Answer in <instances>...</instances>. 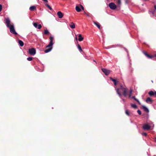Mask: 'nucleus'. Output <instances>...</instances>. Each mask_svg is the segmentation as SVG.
Masks as SVG:
<instances>
[{"label": "nucleus", "mask_w": 156, "mask_h": 156, "mask_svg": "<svg viewBox=\"0 0 156 156\" xmlns=\"http://www.w3.org/2000/svg\"><path fill=\"white\" fill-rule=\"evenodd\" d=\"M57 14L59 18L61 19L63 17V15L62 13L61 12H58Z\"/></svg>", "instance_id": "f8f14e48"}, {"label": "nucleus", "mask_w": 156, "mask_h": 156, "mask_svg": "<svg viewBox=\"0 0 156 156\" xmlns=\"http://www.w3.org/2000/svg\"><path fill=\"white\" fill-rule=\"evenodd\" d=\"M75 9L76 11L78 12H80L81 11V9H80V6H76Z\"/></svg>", "instance_id": "dca6fc26"}, {"label": "nucleus", "mask_w": 156, "mask_h": 156, "mask_svg": "<svg viewBox=\"0 0 156 156\" xmlns=\"http://www.w3.org/2000/svg\"><path fill=\"white\" fill-rule=\"evenodd\" d=\"M132 92V89H130L129 91V98H131V97Z\"/></svg>", "instance_id": "4be33fe9"}, {"label": "nucleus", "mask_w": 156, "mask_h": 156, "mask_svg": "<svg viewBox=\"0 0 156 156\" xmlns=\"http://www.w3.org/2000/svg\"><path fill=\"white\" fill-rule=\"evenodd\" d=\"M33 26L36 28H37L38 29H40L41 27V24L38 25L36 23H33Z\"/></svg>", "instance_id": "1a4fd4ad"}, {"label": "nucleus", "mask_w": 156, "mask_h": 156, "mask_svg": "<svg viewBox=\"0 0 156 156\" xmlns=\"http://www.w3.org/2000/svg\"><path fill=\"white\" fill-rule=\"evenodd\" d=\"M33 59V58L31 57H28L27 58V59L29 61H31Z\"/></svg>", "instance_id": "a878e982"}, {"label": "nucleus", "mask_w": 156, "mask_h": 156, "mask_svg": "<svg viewBox=\"0 0 156 156\" xmlns=\"http://www.w3.org/2000/svg\"><path fill=\"white\" fill-rule=\"evenodd\" d=\"M131 106L133 108H137V106L135 104H132L131 105Z\"/></svg>", "instance_id": "b1692460"}, {"label": "nucleus", "mask_w": 156, "mask_h": 156, "mask_svg": "<svg viewBox=\"0 0 156 156\" xmlns=\"http://www.w3.org/2000/svg\"><path fill=\"white\" fill-rule=\"evenodd\" d=\"M36 7L34 6H32L30 7L29 9L31 11H33L34 9H36Z\"/></svg>", "instance_id": "aec40b11"}, {"label": "nucleus", "mask_w": 156, "mask_h": 156, "mask_svg": "<svg viewBox=\"0 0 156 156\" xmlns=\"http://www.w3.org/2000/svg\"><path fill=\"white\" fill-rule=\"evenodd\" d=\"M115 89L116 92L119 96L121 98H122V95L120 93V91L122 92V94L124 97H126L127 95V89L125 86H121L119 88H115Z\"/></svg>", "instance_id": "7ed1b4c3"}, {"label": "nucleus", "mask_w": 156, "mask_h": 156, "mask_svg": "<svg viewBox=\"0 0 156 156\" xmlns=\"http://www.w3.org/2000/svg\"><path fill=\"white\" fill-rule=\"evenodd\" d=\"M45 5L50 10H52V9L51 7L48 4H46Z\"/></svg>", "instance_id": "5701e85b"}, {"label": "nucleus", "mask_w": 156, "mask_h": 156, "mask_svg": "<svg viewBox=\"0 0 156 156\" xmlns=\"http://www.w3.org/2000/svg\"><path fill=\"white\" fill-rule=\"evenodd\" d=\"M126 113L128 115H129V113L127 110L126 111Z\"/></svg>", "instance_id": "c756f323"}, {"label": "nucleus", "mask_w": 156, "mask_h": 156, "mask_svg": "<svg viewBox=\"0 0 156 156\" xmlns=\"http://www.w3.org/2000/svg\"><path fill=\"white\" fill-rule=\"evenodd\" d=\"M2 6L0 4V12L2 11Z\"/></svg>", "instance_id": "2f4dec72"}, {"label": "nucleus", "mask_w": 156, "mask_h": 156, "mask_svg": "<svg viewBox=\"0 0 156 156\" xmlns=\"http://www.w3.org/2000/svg\"><path fill=\"white\" fill-rule=\"evenodd\" d=\"M77 48H78L80 50V51H82L81 47L79 45H78Z\"/></svg>", "instance_id": "bb28decb"}, {"label": "nucleus", "mask_w": 156, "mask_h": 156, "mask_svg": "<svg viewBox=\"0 0 156 156\" xmlns=\"http://www.w3.org/2000/svg\"><path fill=\"white\" fill-rule=\"evenodd\" d=\"M154 127V125L152 122L149 123H146L143 125L142 126L144 130H148L150 129H152Z\"/></svg>", "instance_id": "39448f33"}, {"label": "nucleus", "mask_w": 156, "mask_h": 156, "mask_svg": "<svg viewBox=\"0 0 156 156\" xmlns=\"http://www.w3.org/2000/svg\"><path fill=\"white\" fill-rule=\"evenodd\" d=\"M78 37V40L79 41H81L83 40V37H82L81 35V34H79V35Z\"/></svg>", "instance_id": "f3484780"}, {"label": "nucleus", "mask_w": 156, "mask_h": 156, "mask_svg": "<svg viewBox=\"0 0 156 156\" xmlns=\"http://www.w3.org/2000/svg\"><path fill=\"white\" fill-rule=\"evenodd\" d=\"M154 11L150 12V14H151V13H152V15H154Z\"/></svg>", "instance_id": "473e14b6"}, {"label": "nucleus", "mask_w": 156, "mask_h": 156, "mask_svg": "<svg viewBox=\"0 0 156 156\" xmlns=\"http://www.w3.org/2000/svg\"><path fill=\"white\" fill-rule=\"evenodd\" d=\"M154 140H155V142H156V137H155L154 139Z\"/></svg>", "instance_id": "58836bf2"}, {"label": "nucleus", "mask_w": 156, "mask_h": 156, "mask_svg": "<svg viewBox=\"0 0 156 156\" xmlns=\"http://www.w3.org/2000/svg\"><path fill=\"white\" fill-rule=\"evenodd\" d=\"M5 23L6 27L9 29L10 32L14 34H17L15 30L14 24L11 22L8 18H5Z\"/></svg>", "instance_id": "f257e3e1"}, {"label": "nucleus", "mask_w": 156, "mask_h": 156, "mask_svg": "<svg viewBox=\"0 0 156 156\" xmlns=\"http://www.w3.org/2000/svg\"><path fill=\"white\" fill-rule=\"evenodd\" d=\"M126 51L127 52H128V51H127V50H126Z\"/></svg>", "instance_id": "ea45409f"}, {"label": "nucleus", "mask_w": 156, "mask_h": 156, "mask_svg": "<svg viewBox=\"0 0 156 156\" xmlns=\"http://www.w3.org/2000/svg\"><path fill=\"white\" fill-rule=\"evenodd\" d=\"M85 14L87 16H89V15L88 14H87L86 13H85Z\"/></svg>", "instance_id": "c9c22d12"}, {"label": "nucleus", "mask_w": 156, "mask_h": 156, "mask_svg": "<svg viewBox=\"0 0 156 156\" xmlns=\"http://www.w3.org/2000/svg\"><path fill=\"white\" fill-rule=\"evenodd\" d=\"M49 34V32L47 30H44V34Z\"/></svg>", "instance_id": "393cba45"}, {"label": "nucleus", "mask_w": 156, "mask_h": 156, "mask_svg": "<svg viewBox=\"0 0 156 156\" xmlns=\"http://www.w3.org/2000/svg\"><path fill=\"white\" fill-rule=\"evenodd\" d=\"M49 39L50 40V41L49 43V44L46 46V48H49L46 49L44 51V52L45 53H47L51 51L52 49V46L53 44V41L54 40V37L53 36H51Z\"/></svg>", "instance_id": "20e7f679"}, {"label": "nucleus", "mask_w": 156, "mask_h": 156, "mask_svg": "<svg viewBox=\"0 0 156 156\" xmlns=\"http://www.w3.org/2000/svg\"><path fill=\"white\" fill-rule=\"evenodd\" d=\"M145 1H147V0H144Z\"/></svg>", "instance_id": "37998d69"}, {"label": "nucleus", "mask_w": 156, "mask_h": 156, "mask_svg": "<svg viewBox=\"0 0 156 156\" xmlns=\"http://www.w3.org/2000/svg\"><path fill=\"white\" fill-rule=\"evenodd\" d=\"M131 98L133 99L135 101H136L139 103V105H141V103H140V101L138 100V99L136 98L135 96H133V97L131 96Z\"/></svg>", "instance_id": "a211bd4d"}, {"label": "nucleus", "mask_w": 156, "mask_h": 156, "mask_svg": "<svg viewBox=\"0 0 156 156\" xmlns=\"http://www.w3.org/2000/svg\"><path fill=\"white\" fill-rule=\"evenodd\" d=\"M94 23L96 25V26L98 27V28L100 29V26L99 25V23L97 22H94Z\"/></svg>", "instance_id": "412c9836"}, {"label": "nucleus", "mask_w": 156, "mask_h": 156, "mask_svg": "<svg viewBox=\"0 0 156 156\" xmlns=\"http://www.w3.org/2000/svg\"><path fill=\"white\" fill-rule=\"evenodd\" d=\"M109 8L112 9L114 10L115 9L116 7V5L113 2L110 3L109 4Z\"/></svg>", "instance_id": "6e6552de"}, {"label": "nucleus", "mask_w": 156, "mask_h": 156, "mask_svg": "<svg viewBox=\"0 0 156 156\" xmlns=\"http://www.w3.org/2000/svg\"><path fill=\"white\" fill-rule=\"evenodd\" d=\"M101 70L106 76L108 75L111 72L110 70L105 68L102 69Z\"/></svg>", "instance_id": "0eeeda50"}, {"label": "nucleus", "mask_w": 156, "mask_h": 156, "mask_svg": "<svg viewBox=\"0 0 156 156\" xmlns=\"http://www.w3.org/2000/svg\"><path fill=\"white\" fill-rule=\"evenodd\" d=\"M146 102L150 104H152L153 102L152 100L150 97H148L146 100Z\"/></svg>", "instance_id": "9d476101"}, {"label": "nucleus", "mask_w": 156, "mask_h": 156, "mask_svg": "<svg viewBox=\"0 0 156 156\" xmlns=\"http://www.w3.org/2000/svg\"><path fill=\"white\" fill-rule=\"evenodd\" d=\"M154 8L155 9V10H156V5H154Z\"/></svg>", "instance_id": "e433bc0d"}, {"label": "nucleus", "mask_w": 156, "mask_h": 156, "mask_svg": "<svg viewBox=\"0 0 156 156\" xmlns=\"http://www.w3.org/2000/svg\"><path fill=\"white\" fill-rule=\"evenodd\" d=\"M18 43L20 46L22 47L23 46V45H24L23 42L22 41H21L20 40H19Z\"/></svg>", "instance_id": "6ab92c4d"}, {"label": "nucleus", "mask_w": 156, "mask_h": 156, "mask_svg": "<svg viewBox=\"0 0 156 156\" xmlns=\"http://www.w3.org/2000/svg\"><path fill=\"white\" fill-rule=\"evenodd\" d=\"M110 79L112 81L114 82V84L116 86V85L117 84V81L116 80L113 79L111 77H110Z\"/></svg>", "instance_id": "ddd939ff"}, {"label": "nucleus", "mask_w": 156, "mask_h": 156, "mask_svg": "<svg viewBox=\"0 0 156 156\" xmlns=\"http://www.w3.org/2000/svg\"><path fill=\"white\" fill-rule=\"evenodd\" d=\"M144 54L148 58H152L153 57H154L152 55H150L149 54H148L145 51H143Z\"/></svg>", "instance_id": "9b49d317"}, {"label": "nucleus", "mask_w": 156, "mask_h": 156, "mask_svg": "<svg viewBox=\"0 0 156 156\" xmlns=\"http://www.w3.org/2000/svg\"><path fill=\"white\" fill-rule=\"evenodd\" d=\"M28 53L30 55L34 56L36 53V50L33 48H30L28 49Z\"/></svg>", "instance_id": "423d86ee"}, {"label": "nucleus", "mask_w": 156, "mask_h": 156, "mask_svg": "<svg viewBox=\"0 0 156 156\" xmlns=\"http://www.w3.org/2000/svg\"><path fill=\"white\" fill-rule=\"evenodd\" d=\"M143 109L144 110V111L146 112H149V110L148 109V108L146 107L144 105H143L142 106Z\"/></svg>", "instance_id": "4468645a"}, {"label": "nucleus", "mask_w": 156, "mask_h": 156, "mask_svg": "<svg viewBox=\"0 0 156 156\" xmlns=\"http://www.w3.org/2000/svg\"><path fill=\"white\" fill-rule=\"evenodd\" d=\"M115 89L116 92L119 96L121 98H122V95L120 93V91L122 92V94L124 97H126L127 95V89L125 86H121L119 88H115Z\"/></svg>", "instance_id": "f03ea898"}, {"label": "nucleus", "mask_w": 156, "mask_h": 156, "mask_svg": "<svg viewBox=\"0 0 156 156\" xmlns=\"http://www.w3.org/2000/svg\"><path fill=\"white\" fill-rule=\"evenodd\" d=\"M80 7H81V8L83 10V9H84V8H83V6L82 5H80Z\"/></svg>", "instance_id": "f704fd0d"}, {"label": "nucleus", "mask_w": 156, "mask_h": 156, "mask_svg": "<svg viewBox=\"0 0 156 156\" xmlns=\"http://www.w3.org/2000/svg\"><path fill=\"white\" fill-rule=\"evenodd\" d=\"M151 82H152V83H153V81L152 80L151 81Z\"/></svg>", "instance_id": "a19ab883"}, {"label": "nucleus", "mask_w": 156, "mask_h": 156, "mask_svg": "<svg viewBox=\"0 0 156 156\" xmlns=\"http://www.w3.org/2000/svg\"><path fill=\"white\" fill-rule=\"evenodd\" d=\"M76 39L77 40V38L76 37Z\"/></svg>", "instance_id": "79ce46f5"}, {"label": "nucleus", "mask_w": 156, "mask_h": 156, "mask_svg": "<svg viewBox=\"0 0 156 156\" xmlns=\"http://www.w3.org/2000/svg\"><path fill=\"white\" fill-rule=\"evenodd\" d=\"M142 135L145 136H146L147 135V133H142Z\"/></svg>", "instance_id": "7c9ffc66"}, {"label": "nucleus", "mask_w": 156, "mask_h": 156, "mask_svg": "<svg viewBox=\"0 0 156 156\" xmlns=\"http://www.w3.org/2000/svg\"><path fill=\"white\" fill-rule=\"evenodd\" d=\"M122 100L123 101H125V100L124 99H122Z\"/></svg>", "instance_id": "4c0bfd02"}, {"label": "nucleus", "mask_w": 156, "mask_h": 156, "mask_svg": "<svg viewBox=\"0 0 156 156\" xmlns=\"http://www.w3.org/2000/svg\"><path fill=\"white\" fill-rule=\"evenodd\" d=\"M70 27L72 29H74L75 27V24L73 22L71 23V24L69 25Z\"/></svg>", "instance_id": "2eb2a0df"}, {"label": "nucleus", "mask_w": 156, "mask_h": 156, "mask_svg": "<svg viewBox=\"0 0 156 156\" xmlns=\"http://www.w3.org/2000/svg\"><path fill=\"white\" fill-rule=\"evenodd\" d=\"M137 112L139 115H140L141 114V112L140 110H138L137 111Z\"/></svg>", "instance_id": "c85d7f7f"}, {"label": "nucleus", "mask_w": 156, "mask_h": 156, "mask_svg": "<svg viewBox=\"0 0 156 156\" xmlns=\"http://www.w3.org/2000/svg\"><path fill=\"white\" fill-rule=\"evenodd\" d=\"M117 2L119 5H120L121 4V2L120 0H118Z\"/></svg>", "instance_id": "cd10ccee"}, {"label": "nucleus", "mask_w": 156, "mask_h": 156, "mask_svg": "<svg viewBox=\"0 0 156 156\" xmlns=\"http://www.w3.org/2000/svg\"><path fill=\"white\" fill-rule=\"evenodd\" d=\"M42 0L45 2H48V0Z\"/></svg>", "instance_id": "72a5a7b5"}]
</instances>
